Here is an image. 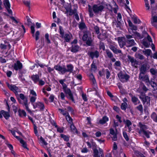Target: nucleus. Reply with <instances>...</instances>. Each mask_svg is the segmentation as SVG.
I'll use <instances>...</instances> for the list:
<instances>
[{"mask_svg": "<svg viewBox=\"0 0 157 157\" xmlns=\"http://www.w3.org/2000/svg\"><path fill=\"white\" fill-rule=\"evenodd\" d=\"M138 125V126L140 128V130L138 132L140 134L143 133L147 138H150V135L152 134V133L149 130H146L149 128V126L143 124L140 122L139 123Z\"/></svg>", "mask_w": 157, "mask_h": 157, "instance_id": "f257e3e1", "label": "nucleus"}, {"mask_svg": "<svg viewBox=\"0 0 157 157\" xmlns=\"http://www.w3.org/2000/svg\"><path fill=\"white\" fill-rule=\"evenodd\" d=\"M19 97L20 98H17L19 103L22 105L23 106H25L26 111L30 114H32V112L28 107L29 104L27 98L22 93L19 94Z\"/></svg>", "mask_w": 157, "mask_h": 157, "instance_id": "f03ea898", "label": "nucleus"}, {"mask_svg": "<svg viewBox=\"0 0 157 157\" xmlns=\"http://www.w3.org/2000/svg\"><path fill=\"white\" fill-rule=\"evenodd\" d=\"M147 64L145 63L142 65L139 68L140 74H139V78L140 79L144 80V76L142 75H145L149 67H147Z\"/></svg>", "mask_w": 157, "mask_h": 157, "instance_id": "7ed1b4c3", "label": "nucleus"}, {"mask_svg": "<svg viewBox=\"0 0 157 157\" xmlns=\"http://www.w3.org/2000/svg\"><path fill=\"white\" fill-rule=\"evenodd\" d=\"M92 78H91V80L92 82V85L93 86V88L92 89H88V90L90 91H95V94H96L99 97H100V96L99 92L98 91V88L97 87V85L95 79L92 74Z\"/></svg>", "mask_w": 157, "mask_h": 157, "instance_id": "20e7f679", "label": "nucleus"}, {"mask_svg": "<svg viewBox=\"0 0 157 157\" xmlns=\"http://www.w3.org/2000/svg\"><path fill=\"white\" fill-rule=\"evenodd\" d=\"M117 76L121 81L122 83L127 82L130 78V76L126 73L123 74L121 71L117 74Z\"/></svg>", "mask_w": 157, "mask_h": 157, "instance_id": "39448f33", "label": "nucleus"}, {"mask_svg": "<svg viewBox=\"0 0 157 157\" xmlns=\"http://www.w3.org/2000/svg\"><path fill=\"white\" fill-rule=\"evenodd\" d=\"M140 98L141 99L144 105L146 104L147 106H150V97L148 96H146L145 93H142L140 94Z\"/></svg>", "mask_w": 157, "mask_h": 157, "instance_id": "423d86ee", "label": "nucleus"}, {"mask_svg": "<svg viewBox=\"0 0 157 157\" xmlns=\"http://www.w3.org/2000/svg\"><path fill=\"white\" fill-rule=\"evenodd\" d=\"M72 6L71 3H67L66 5L65 9L66 10V13L69 15H72L75 14L77 12V10L76 9H74L73 10L72 9Z\"/></svg>", "mask_w": 157, "mask_h": 157, "instance_id": "0eeeda50", "label": "nucleus"}, {"mask_svg": "<svg viewBox=\"0 0 157 157\" xmlns=\"http://www.w3.org/2000/svg\"><path fill=\"white\" fill-rule=\"evenodd\" d=\"M105 7L100 4H94L92 6V10L94 13L98 14L102 12Z\"/></svg>", "mask_w": 157, "mask_h": 157, "instance_id": "6e6552de", "label": "nucleus"}, {"mask_svg": "<svg viewBox=\"0 0 157 157\" xmlns=\"http://www.w3.org/2000/svg\"><path fill=\"white\" fill-rule=\"evenodd\" d=\"M63 91L66 94V96L67 99L70 100H71L74 103L75 102L73 94L69 88H68Z\"/></svg>", "mask_w": 157, "mask_h": 157, "instance_id": "1a4fd4ad", "label": "nucleus"}, {"mask_svg": "<svg viewBox=\"0 0 157 157\" xmlns=\"http://www.w3.org/2000/svg\"><path fill=\"white\" fill-rule=\"evenodd\" d=\"M99 151L97 148L93 149V157H104L103 151L101 148H99Z\"/></svg>", "mask_w": 157, "mask_h": 157, "instance_id": "9d476101", "label": "nucleus"}, {"mask_svg": "<svg viewBox=\"0 0 157 157\" xmlns=\"http://www.w3.org/2000/svg\"><path fill=\"white\" fill-rule=\"evenodd\" d=\"M34 109L38 108L40 109V111H44L45 106L43 103L40 101H37L35 102L34 104L33 105Z\"/></svg>", "mask_w": 157, "mask_h": 157, "instance_id": "9b49d317", "label": "nucleus"}, {"mask_svg": "<svg viewBox=\"0 0 157 157\" xmlns=\"http://www.w3.org/2000/svg\"><path fill=\"white\" fill-rule=\"evenodd\" d=\"M13 69L16 71H20L23 68V64L19 61L17 60L12 66Z\"/></svg>", "mask_w": 157, "mask_h": 157, "instance_id": "f8f14e48", "label": "nucleus"}, {"mask_svg": "<svg viewBox=\"0 0 157 157\" xmlns=\"http://www.w3.org/2000/svg\"><path fill=\"white\" fill-rule=\"evenodd\" d=\"M87 54L92 59H93L94 58H98L99 56V52L97 50H96L94 52H88Z\"/></svg>", "mask_w": 157, "mask_h": 157, "instance_id": "ddd939ff", "label": "nucleus"}, {"mask_svg": "<svg viewBox=\"0 0 157 157\" xmlns=\"http://www.w3.org/2000/svg\"><path fill=\"white\" fill-rule=\"evenodd\" d=\"M109 48L112 50L113 52L115 54H121L122 53L121 50L118 49L117 48V45H110L109 46Z\"/></svg>", "mask_w": 157, "mask_h": 157, "instance_id": "4468645a", "label": "nucleus"}, {"mask_svg": "<svg viewBox=\"0 0 157 157\" xmlns=\"http://www.w3.org/2000/svg\"><path fill=\"white\" fill-rule=\"evenodd\" d=\"M66 67L67 69L66 68L64 67V70L63 71V73H64V74L67 72H69L70 73H71L73 72L74 69V66L72 64H67Z\"/></svg>", "mask_w": 157, "mask_h": 157, "instance_id": "2eb2a0df", "label": "nucleus"}, {"mask_svg": "<svg viewBox=\"0 0 157 157\" xmlns=\"http://www.w3.org/2000/svg\"><path fill=\"white\" fill-rule=\"evenodd\" d=\"M80 47L78 44H72L70 48L71 51L74 53H76L80 50Z\"/></svg>", "mask_w": 157, "mask_h": 157, "instance_id": "dca6fc26", "label": "nucleus"}, {"mask_svg": "<svg viewBox=\"0 0 157 157\" xmlns=\"http://www.w3.org/2000/svg\"><path fill=\"white\" fill-rule=\"evenodd\" d=\"M7 85L9 89L10 90L13 91L14 93L16 94V93H18V90H19V88L18 87L14 85H10L8 83Z\"/></svg>", "mask_w": 157, "mask_h": 157, "instance_id": "f3484780", "label": "nucleus"}, {"mask_svg": "<svg viewBox=\"0 0 157 157\" xmlns=\"http://www.w3.org/2000/svg\"><path fill=\"white\" fill-rule=\"evenodd\" d=\"M109 133L110 134L113 135L112 137V140L113 141H117V133L115 132L114 130L112 128H111L109 129Z\"/></svg>", "mask_w": 157, "mask_h": 157, "instance_id": "a211bd4d", "label": "nucleus"}, {"mask_svg": "<svg viewBox=\"0 0 157 157\" xmlns=\"http://www.w3.org/2000/svg\"><path fill=\"white\" fill-rule=\"evenodd\" d=\"M109 121V118L106 116H104L97 123L98 124L103 125Z\"/></svg>", "mask_w": 157, "mask_h": 157, "instance_id": "6ab92c4d", "label": "nucleus"}, {"mask_svg": "<svg viewBox=\"0 0 157 157\" xmlns=\"http://www.w3.org/2000/svg\"><path fill=\"white\" fill-rule=\"evenodd\" d=\"M125 42L128 44V47H130L133 46H134L136 44V43H135L134 40L130 39V40H124Z\"/></svg>", "mask_w": 157, "mask_h": 157, "instance_id": "aec40b11", "label": "nucleus"}, {"mask_svg": "<svg viewBox=\"0 0 157 157\" xmlns=\"http://www.w3.org/2000/svg\"><path fill=\"white\" fill-rule=\"evenodd\" d=\"M130 96L131 97V101H132L134 104V105H136L137 104V102L138 101H139L138 103L140 102V101L139 100L138 98L135 96H133V95L130 93L129 94Z\"/></svg>", "mask_w": 157, "mask_h": 157, "instance_id": "412c9836", "label": "nucleus"}, {"mask_svg": "<svg viewBox=\"0 0 157 157\" xmlns=\"http://www.w3.org/2000/svg\"><path fill=\"white\" fill-rule=\"evenodd\" d=\"M70 128L71 131L73 132L74 133H75L78 135L80 134V132L78 131L74 123L70 124Z\"/></svg>", "mask_w": 157, "mask_h": 157, "instance_id": "4be33fe9", "label": "nucleus"}, {"mask_svg": "<svg viewBox=\"0 0 157 157\" xmlns=\"http://www.w3.org/2000/svg\"><path fill=\"white\" fill-rule=\"evenodd\" d=\"M89 33V31L87 30L83 31V35L82 37V40L83 41H86L89 38L88 35Z\"/></svg>", "mask_w": 157, "mask_h": 157, "instance_id": "5701e85b", "label": "nucleus"}, {"mask_svg": "<svg viewBox=\"0 0 157 157\" xmlns=\"http://www.w3.org/2000/svg\"><path fill=\"white\" fill-rule=\"evenodd\" d=\"M31 78L35 83H36L40 80V77L38 75H33L31 76Z\"/></svg>", "mask_w": 157, "mask_h": 157, "instance_id": "b1692460", "label": "nucleus"}, {"mask_svg": "<svg viewBox=\"0 0 157 157\" xmlns=\"http://www.w3.org/2000/svg\"><path fill=\"white\" fill-rule=\"evenodd\" d=\"M1 112H2V115L7 120L10 117V111L7 112L4 110H2Z\"/></svg>", "mask_w": 157, "mask_h": 157, "instance_id": "393cba45", "label": "nucleus"}, {"mask_svg": "<svg viewBox=\"0 0 157 157\" xmlns=\"http://www.w3.org/2000/svg\"><path fill=\"white\" fill-rule=\"evenodd\" d=\"M54 68L56 70L60 72L62 74H64V73H63V71L64 70V67H62L61 66L57 64L55 65Z\"/></svg>", "mask_w": 157, "mask_h": 157, "instance_id": "a878e982", "label": "nucleus"}, {"mask_svg": "<svg viewBox=\"0 0 157 157\" xmlns=\"http://www.w3.org/2000/svg\"><path fill=\"white\" fill-rule=\"evenodd\" d=\"M65 79H60L59 80V82L62 85L63 87V91L65 90L68 88L66 84L64 83V82L65 81Z\"/></svg>", "mask_w": 157, "mask_h": 157, "instance_id": "bb28decb", "label": "nucleus"}, {"mask_svg": "<svg viewBox=\"0 0 157 157\" xmlns=\"http://www.w3.org/2000/svg\"><path fill=\"white\" fill-rule=\"evenodd\" d=\"M18 115L20 117H23L26 116V113L24 110H21L19 109L18 110Z\"/></svg>", "mask_w": 157, "mask_h": 157, "instance_id": "cd10ccee", "label": "nucleus"}, {"mask_svg": "<svg viewBox=\"0 0 157 157\" xmlns=\"http://www.w3.org/2000/svg\"><path fill=\"white\" fill-rule=\"evenodd\" d=\"M60 137L65 141L68 142L69 141L70 136L69 135H66L63 134H61L60 135Z\"/></svg>", "mask_w": 157, "mask_h": 157, "instance_id": "c85d7f7f", "label": "nucleus"}, {"mask_svg": "<svg viewBox=\"0 0 157 157\" xmlns=\"http://www.w3.org/2000/svg\"><path fill=\"white\" fill-rule=\"evenodd\" d=\"M72 36V35L71 34L70 35L68 34H65L64 36V39L65 42H70Z\"/></svg>", "mask_w": 157, "mask_h": 157, "instance_id": "c756f323", "label": "nucleus"}, {"mask_svg": "<svg viewBox=\"0 0 157 157\" xmlns=\"http://www.w3.org/2000/svg\"><path fill=\"white\" fill-rule=\"evenodd\" d=\"M113 4L114 5V7L113 8L110 5H109V6L111 7L110 10L111 11H113L115 13H117V10L118 9V6L115 2H114Z\"/></svg>", "mask_w": 157, "mask_h": 157, "instance_id": "7c9ffc66", "label": "nucleus"}, {"mask_svg": "<svg viewBox=\"0 0 157 157\" xmlns=\"http://www.w3.org/2000/svg\"><path fill=\"white\" fill-rule=\"evenodd\" d=\"M143 52L144 54L145 55L147 56L148 57L150 56L152 53L151 50L150 49H147L145 50H143Z\"/></svg>", "mask_w": 157, "mask_h": 157, "instance_id": "2f4dec72", "label": "nucleus"}, {"mask_svg": "<svg viewBox=\"0 0 157 157\" xmlns=\"http://www.w3.org/2000/svg\"><path fill=\"white\" fill-rule=\"evenodd\" d=\"M65 117L66 120L68 123L70 124L74 123L73 122V119L70 116L69 114L67 115Z\"/></svg>", "mask_w": 157, "mask_h": 157, "instance_id": "473e14b6", "label": "nucleus"}, {"mask_svg": "<svg viewBox=\"0 0 157 157\" xmlns=\"http://www.w3.org/2000/svg\"><path fill=\"white\" fill-rule=\"evenodd\" d=\"M128 106V104L126 102L122 103L121 105V108L122 110L125 111Z\"/></svg>", "mask_w": 157, "mask_h": 157, "instance_id": "72a5a7b5", "label": "nucleus"}, {"mask_svg": "<svg viewBox=\"0 0 157 157\" xmlns=\"http://www.w3.org/2000/svg\"><path fill=\"white\" fill-rule=\"evenodd\" d=\"M123 122L124 123H125V124L126 125L127 127L128 128L129 131H130V128H129L130 126L132 124L131 122L128 119H127L126 121H125V119L123 120Z\"/></svg>", "mask_w": 157, "mask_h": 157, "instance_id": "f704fd0d", "label": "nucleus"}, {"mask_svg": "<svg viewBox=\"0 0 157 157\" xmlns=\"http://www.w3.org/2000/svg\"><path fill=\"white\" fill-rule=\"evenodd\" d=\"M81 22L78 25V27L80 29L82 30L85 29L86 27L84 22L82 21L83 20H81Z\"/></svg>", "mask_w": 157, "mask_h": 157, "instance_id": "c9c22d12", "label": "nucleus"}, {"mask_svg": "<svg viewBox=\"0 0 157 157\" xmlns=\"http://www.w3.org/2000/svg\"><path fill=\"white\" fill-rule=\"evenodd\" d=\"M151 118L155 122H157V115L155 112H153L151 115Z\"/></svg>", "mask_w": 157, "mask_h": 157, "instance_id": "e433bc0d", "label": "nucleus"}, {"mask_svg": "<svg viewBox=\"0 0 157 157\" xmlns=\"http://www.w3.org/2000/svg\"><path fill=\"white\" fill-rule=\"evenodd\" d=\"M142 44L146 48H149L150 45V42H148L145 39H143L142 40Z\"/></svg>", "mask_w": 157, "mask_h": 157, "instance_id": "4c0bfd02", "label": "nucleus"}, {"mask_svg": "<svg viewBox=\"0 0 157 157\" xmlns=\"http://www.w3.org/2000/svg\"><path fill=\"white\" fill-rule=\"evenodd\" d=\"M4 4L7 9H10V4L9 2V0H5Z\"/></svg>", "mask_w": 157, "mask_h": 157, "instance_id": "58836bf2", "label": "nucleus"}, {"mask_svg": "<svg viewBox=\"0 0 157 157\" xmlns=\"http://www.w3.org/2000/svg\"><path fill=\"white\" fill-rule=\"evenodd\" d=\"M86 44L88 46H91L92 42V40L91 37H89L88 39L86 41Z\"/></svg>", "mask_w": 157, "mask_h": 157, "instance_id": "ea45409f", "label": "nucleus"}, {"mask_svg": "<svg viewBox=\"0 0 157 157\" xmlns=\"http://www.w3.org/2000/svg\"><path fill=\"white\" fill-rule=\"evenodd\" d=\"M105 52L107 56L109 58H111L113 57V54L109 49H106Z\"/></svg>", "mask_w": 157, "mask_h": 157, "instance_id": "a19ab883", "label": "nucleus"}, {"mask_svg": "<svg viewBox=\"0 0 157 157\" xmlns=\"http://www.w3.org/2000/svg\"><path fill=\"white\" fill-rule=\"evenodd\" d=\"M36 96H31L30 98V102L33 106L35 102L36 99Z\"/></svg>", "mask_w": 157, "mask_h": 157, "instance_id": "79ce46f5", "label": "nucleus"}, {"mask_svg": "<svg viewBox=\"0 0 157 157\" xmlns=\"http://www.w3.org/2000/svg\"><path fill=\"white\" fill-rule=\"evenodd\" d=\"M45 38L47 44H50L51 43V41L49 39V35L48 33H46L45 34Z\"/></svg>", "mask_w": 157, "mask_h": 157, "instance_id": "37998d69", "label": "nucleus"}, {"mask_svg": "<svg viewBox=\"0 0 157 157\" xmlns=\"http://www.w3.org/2000/svg\"><path fill=\"white\" fill-rule=\"evenodd\" d=\"M128 60L132 63H135L136 64H137V63H136V61L134 59V58L133 57L131 56H130V55H128Z\"/></svg>", "mask_w": 157, "mask_h": 157, "instance_id": "c03bdc74", "label": "nucleus"}, {"mask_svg": "<svg viewBox=\"0 0 157 157\" xmlns=\"http://www.w3.org/2000/svg\"><path fill=\"white\" fill-rule=\"evenodd\" d=\"M144 81L147 86H149L150 84V80L148 76L145 75L144 77Z\"/></svg>", "mask_w": 157, "mask_h": 157, "instance_id": "a18cd8bd", "label": "nucleus"}, {"mask_svg": "<svg viewBox=\"0 0 157 157\" xmlns=\"http://www.w3.org/2000/svg\"><path fill=\"white\" fill-rule=\"evenodd\" d=\"M150 72L151 74L153 75L156 76L157 75V70L156 69L151 68L150 69Z\"/></svg>", "mask_w": 157, "mask_h": 157, "instance_id": "49530a36", "label": "nucleus"}, {"mask_svg": "<svg viewBox=\"0 0 157 157\" xmlns=\"http://www.w3.org/2000/svg\"><path fill=\"white\" fill-rule=\"evenodd\" d=\"M91 69L93 71H95L97 69V66L94 61H93L91 65Z\"/></svg>", "mask_w": 157, "mask_h": 157, "instance_id": "de8ad7c7", "label": "nucleus"}, {"mask_svg": "<svg viewBox=\"0 0 157 157\" xmlns=\"http://www.w3.org/2000/svg\"><path fill=\"white\" fill-rule=\"evenodd\" d=\"M59 110L60 111V113L62 114L63 115L66 116L69 113L67 111L64 110L63 109H59Z\"/></svg>", "mask_w": 157, "mask_h": 157, "instance_id": "09e8293b", "label": "nucleus"}, {"mask_svg": "<svg viewBox=\"0 0 157 157\" xmlns=\"http://www.w3.org/2000/svg\"><path fill=\"white\" fill-rule=\"evenodd\" d=\"M88 10L89 12V15L90 17H92L94 15V13L92 11V9L91 6L90 5H88Z\"/></svg>", "mask_w": 157, "mask_h": 157, "instance_id": "8fccbe9b", "label": "nucleus"}, {"mask_svg": "<svg viewBox=\"0 0 157 157\" xmlns=\"http://www.w3.org/2000/svg\"><path fill=\"white\" fill-rule=\"evenodd\" d=\"M123 135L124 138L125 139V140L127 141H128L129 140V138L128 137V136L127 135V133L125 131H124L123 132Z\"/></svg>", "mask_w": 157, "mask_h": 157, "instance_id": "3c124183", "label": "nucleus"}, {"mask_svg": "<svg viewBox=\"0 0 157 157\" xmlns=\"http://www.w3.org/2000/svg\"><path fill=\"white\" fill-rule=\"evenodd\" d=\"M59 33L61 36V37H63L64 36V31L61 26L59 27Z\"/></svg>", "mask_w": 157, "mask_h": 157, "instance_id": "603ef678", "label": "nucleus"}, {"mask_svg": "<svg viewBox=\"0 0 157 157\" xmlns=\"http://www.w3.org/2000/svg\"><path fill=\"white\" fill-rule=\"evenodd\" d=\"M151 23L153 26L157 29V20H151Z\"/></svg>", "mask_w": 157, "mask_h": 157, "instance_id": "864d4df0", "label": "nucleus"}, {"mask_svg": "<svg viewBox=\"0 0 157 157\" xmlns=\"http://www.w3.org/2000/svg\"><path fill=\"white\" fill-rule=\"evenodd\" d=\"M67 109L68 111L71 112V113L73 115H74L75 114V113L74 112V109L71 106H68L67 107Z\"/></svg>", "mask_w": 157, "mask_h": 157, "instance_id": "5fc2aeb1", "label": "nucleus"}, {"mask_svg": "<svg viewBox=\"0 0 157 157\" xmlns=\"http://www.w3.org/2000/svg\"><path fill=\"white\" fill-rule=\"evenodd\" d=\"M137 109L139 110L141 112H143V107L142 104L136 107Z\"/></svg>", "mask_w": 157, "mask_h": 157, "instance_id": "6e6d98bb", "label": "nucleus"}, {"mask_svg": "<svg viewBox=\"0 0 157 157\" xmlns=\"http://www.w3.org/2000/svg\"><path fill=\"white\" fill-rule=\"evenodd\" d=\"M94 29L95 30V33L96 34H99V33H100L99 28V27L98 26H94Z\"/></svg>", "mask_w": 157, "mask_h": 157, "instance_id": "4d7b16f0", "label": "nucleus"}, {"mask_svg": "<svg viewBox=\"0 0 157 157\" xmlns=\"http://www.w3.org/2000/svg\"><path fill=\"white\" fill-rule=\"evenodd\" d=\"M57 131L60 133H62L64 132V128L63 127L60 128L57 127Z\"/></svg>", "mask_w": 157, "mask_h": 157, "instance_id": "13d9d810", "label": "nucleus"}, {"mask_svg": "<svg viewBox=\"0 0 157 157\" xmlns=\"http://www.w3.org/2000/svg\"><path fill=\"white\" fill-rule=\"evenodd\" d=\"M66 96V94H64V93L61 92L60 94V98L62 100H64L65 99V97Z\"/></svg>", "mask_w": 157, "mask_h": 157, "instance_id": "bf43d9fd", "label": "nucleus"}, {"mask_svg": "<svg viewBox=\"0 0 157 157\" xmlns=\"http://www.w3.org/2000/svg\"><path fill=\"white\" fill-rule=\"evenodd\" d=\"M82 98L84 101H87L88 99L86 97V94L84 93H82Z\"/></svg>", "mask_w": 157, "mask_h": 157, "instance_id": "052dcab7", "label": "nucleus"}, {"mask_svg": "<svg viewBox=\"0 0 157 157\" xmlns=\"http://www.w3.org/2000/svg\"><path fill=\"white\" fill-rule=\"evenodd\" d=\"M23 2L25 5L29 7V8H30V1H25Z\"/></svg>", "mask_w": 157, "mask_h": 157, "instance_id": "680f3d73", "label": "nucleus"}, {"mask_svg": "<svg viewBox=\"0 0 157 157\" xmlns=\"http://www.w3.org/2000/svg\"><path fill=\"white\" fill-rule=\"evenodd\" d=\"M40 32L38 31H36L35 33V40L36 41L38 40L39 39V36L40 35Z\"/></svg>", "mask_w": 157, "mask_h": 157, "instance_id": "e2e57ef3", "label": "nucleus"}, {"mask_svg": "<svg viewBox=\"0 0 157 157\" xmlns=\"http://www.w3.org/2000/svg\"><path fill=\"white\" fill-rule=\"evenodd\" d=\"M106 78L107 79H108L110 76V73L108 69H106Z\"/></svg>", "mask_w": 157, "mask_h": 157, "instance_id": "0e129e2a", "label": "nucleus"}, {"mask_svg": "<svg viewBox=\"0 0 157 157\" xmlns=\"http://www.w3.org/2000/svg\"><path fill=\"white\" fill-rule=\"evenodd\" d=\"M40 140L42 142V143L45 146L48 145V143L45 141L44 139L43 138L42 136H40Z\"/></svg>", "mask_w": 157, "mask_h": 157, "instance_id": "69168bd1", "label": "nucleus"}, {"mask_svg": "<svg viewBox=\"0 0 157 157\" xmlns=\"http://www.w3.org/2000/svg\"><path fill=\"white\" fill-rule=\"evenodd\" d=\"M100 49H102L103 51L105 50V47L104 43H102L99 45Z\"/></svg>", "mask_w": 157, "mask_h": 157, "instance_id": "338daca9", "label": "nucleus"}, {"mask_svg": "<svg viewBox=\"0 0 157 157\" xmlns=\"http://www.w3.org/2000/svg\"><path fill=\"white\" fill-rule=\"evenodd\" d=\"M151 85L154 90H157V84L156 83H154V84H151Z\"/></svg>", "mask_w": 157, "mask_h": 157, "instance_id": "774afa93", "label": "nucleus"}]
</instances>
